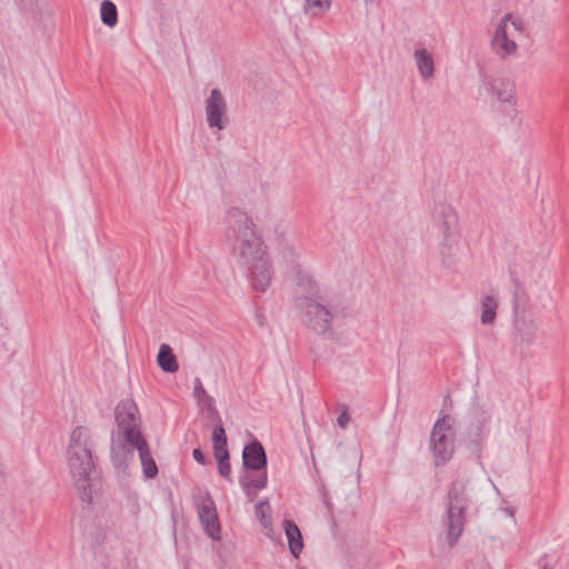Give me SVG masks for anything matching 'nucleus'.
I'll use <instances>...</instances> for the list:
<instances>
[{"mask_svg":"<svg viewBox=\"0 0 569 569\" xmlns=\"http://www.w3.org/2000/svg\"><path fill=\"white\" fill-rule=\"evenodd\" d=\"M68 452V465L79 497L83 503L90 505L92 501L91 481L96 466L86 428L76 427L72 430Z\"/></svg>","mask_w":569,"mask_h":569,"instance_id":"3","label":"nucleus"},{"mask_svg":"<svg viewBox=\"0 0 569 569\" xmlns=\"http://www.w3.org/2000/svg\"><path fill=\"white\" fill-rule=\"evenodd\" d=\"M100 17L103 24L114 27L118 22L117 7L110 0H103L100 6Z\"/></svg>","mask_w":569,"mask_h":569,"instance_id":"24","label":"nucleus"},{"mask_svg":"<svg viewBox=\"0 0 569 569\" xmlns=\"http://www.w3.org/2000/svg\"><path fill=\"white\" fill-rule=\"evenodd\" d=\"M134 446H136V449H137L139 458H140L143 476L147 479L154 478L158 475V467H157V463L151 455V451H150V448H149V445H148L146 438L138 440Z\"/></svg>","mask_w":569,"mask_h":569,"instance_id":"17","label":"nucleus"},{"mask_svg":"<svg viewBox=\"0 0 569 569\" xmlns=\"http://www.w3.org/2000/svg\"><path fill=\"white\" fill-rule=\"evenodd\" d=\"M217 463H218V472H219V475L222 478L231 481V466H230L229 460L219 461Z\"/></svg>","mask_w":569,"mask_h":569,"instance_id":"31","label":"nucleus"},{"mask_svg":"<svg viewBox=\"0 0 569 569\" xmlns=\"http://www.w3.org/2000/svg\"><path fill=\"white\" fill-rule=\"evenodd\" d=\"M213 455H214V459L217 460V462L226 461V460L230 459L228 446L213 447Z\"/></svg>","mask_w":569,"mask_h":569,"instance_id":"29","label":"nucleus"},{"mask_svg":"<svg viewBox=\"0 0 569 569\" xmlns=\"http://www.w3.org/2000/svg\"><path fill=\"white\" fill-rule=\"evenodd\" d=\"M366 6L379 4L380 0H362Z\"/></svg>","mask_w":569,"mask_h":569,"instance_id":"34","label":"nucleus"},{"mask_svg":"<svg viewBox=\"0 0 569 569\" xmlns=\"http://www.w3.org/2000/svg\"><path fill=\"white\" fill-rule=\"evenodd\" d=\"M271 506L268 500H261L254 506V515L266 531V536L272 539L273 526Z\"/></svg>","mask_w":569,"mask_h":569,"instance_id":"19","label":"nucleus"},{"mask_svg":"<svg viewBox=\"0 0 569 569\" xmlns=\"http://www.w3.org/2000/svg\"><path fill=\"white\" fill-rule=\"evenodd\" d=\"M193 397L202 409H206L210 415H218L216 400L208 395L199 378H196L193 382Z\"/></svg>","mask_w":569,"mask_h":569,"instance_id":"20","label":"nucleus"},{"mask_svg":"<svg viewBox=\"0 0 569 569\" xmlns=\"http://www.w3.org/2000/svg\"><path fill=\"white\" fill-rule=\"evenodd\" d=\"M470 505L467 493V483L463 480L453 481L447 492L446 511L441 517L445 528L446 541L453 547L463 532L466 525V511Z\"/></svg>","mask_w":569,"mask_h":569,"instance_id":"5","label":"nucleus"},{"mask_svg":"<svg viewBox=\"0 0 569 569\" xmlns=\"http://www.w3.org/2000/svg\"><path fill=\"white\" fill-rule=\"evenodd\" d=\"M267 462L266 450L259 440L254 439L243 447L242 465L246 472L239 477V485L250 502L268 485Z\"/></svg>","mask_w":569,"mask_h":569,"instance_id":"4","label":"nucleus"},{"mask_svg":"<svg viewBox=\"0 0 569 569\" xmlns=\"http://www.w3.org/2000/svg\"><path fill=\"white\" fill-rule=\"evenodd\" d=\"M413 58L420 76L423 79L432 77L435 72V62L432 56L426 49H416L413 52Z\"/></svg>","mask_w":569,"mask_h":569,"instance_id":"21","label":"nucleus"},{"mask_svg":"<svg viewBox=\"0 0 569 569\" xmlns=\"http://www.w3.org/2000/svg\"><path fill=\"white\" fill-rule=\"evenodd\" d=\"M525 290L519 282H515L512 290V308L513 315L522 313V305L525 302Z\"/></svg>","mask_w":569,"mask_h":569,"instance_id":"26","label":"nucleus"},{"mask_svg":"<svg viewBox=\"0 0 569 569\" xmlns=\"http://www.w3.org/2000/svg\"><path fill=\"white\" fill-rule=\"evenodd\" d=\"M513 326L521 341L531 343L535 340L538 327L533 319L526 318L525 316L520 315H515Z\"/></svg>","mask_w":569,"mask_h":569,"instance_id":"18","label":"nucleus"},{"mask_svg":"<svg viewBox=\"0 0 569 569\" xmlns=\"http://www.w3.org/2000/svg\"><path fill=\"white\" fill-rule=\"evenodd\" d=\"M468 436L471 441L478 442L488 431L491 415L477 399H473L467 412Z\"/></svg>","mask_w":569,"mask_h":569,"instance_id":"13","label":"nucleus"},{"mask_svg":"<svg viewBox=\"0 0 569 569\" xmlns=\"http://www.w3.org/2000/svg\"><path fill=\"white\" fill-rule=\"evenodd\" d=\"M509 20H511V13H507L500 19L491 39V48L501 59L515 54L518 48L516 41L509 38Z\"/></svg>","mask_w":569,"mask_h":569,"instance_id":"14","label":"nucleus"},{"mask_svg":"<svg viewBox=\"0 0 569 569\" xmlns=\"http://www.w3.org/2000/svg\"><path fill=\"white\" fill-rule=\"evenodd\" d=\"M506 512L509 513L510 516H513V511L511 509L506 508Z\"/></svg>","mask_w":569,"mask_h":569,"instance_id":"35","label":"nucleus"},{"mask_svg":"<svg viewBox=\"0 0 569 569\" xmlns=\"http://www.w3.org/2000/svg\"><path fill=\"white\" fill-rule=\"evenodd\" d=\"M435 221L443 233V240L448 241L458 224V217L455 209L450 204H440L436 209Z\"/></svg>","mask_w":569,"mask_h":569,"instance_id":"15","label":"nucleus"},{"mask_svg":"<svg viewBox=\"0 0 569 569\" xmlns=\"http://www.w3.org/2000/svg\"><path fill=\"white\" fill-rule=\"evenodd\" d=\"M329 288L320 284L312 273L307 269L299 268L295 276V284H293V305L295 308L298 307V298L306 297L311 299H319V296H326L328 293L333 292Z\"/></svg>","mask_w":569,"mask_h":569,"instance_id":"10","label":"nucleus"},{"mask_svg":"<svg viewBox=\"0 0 569 569\" xmlns=\"http://www.w3.org/2000/svg\"><path fill=\"white\" fill-rule=\"evenodd\" d=\"M332 0H306L303 10L311 17L320 16L327 12L331 7Z\"/></svg>","mask_w":569,"mask_h":569,"instance_id":"25","label":"nucleus"},{"mask_svg":"<svg viewBox=\"0 0 569 569\" xmlns=\"http://www.w3.org/2000/svg\"><path fill=\"white\" fill-rule=\"evenodd\" d=\"M282 257L290 266H298L299 252L292 244H286L282 249Z\"/></svg>","mask_w":569,"mask_h":569,"instance_id":"28","label":"nucleus"},{"mask_svg":"<svg viewBox=\"0 0 569 569\" xmlns=\"http://www.w3.org/2000/svg\"><path fill=\"white\" fill-rule=\"evenodd\" d=\"M296 309L305 326L315 335L332 338L335 322L347 317L348 302L341 293L333 291L316 300L300 297Z\"/></svg>","mask_w":569,"mask_h":569,"instance_id":"2","label":"nucleus"},{"mask_svg":"<svg viewBox=\"0 0 569 569\" xmlns=\"http://www.w3.org/2000/svg\"><path fill=\"white\" fill-rule=\"evenodd\" d=\"M157 361L159 367L168 373H173L178 370L177 358L172 352L170 346L163 343L159 348Z\"/></svg>","mask_w":569,"mask_h":569,"instance_id":"22","label":"nucleus"},{"mask_svg":"<svg viewBox=\"0 0 569 569\" xmlns=\"http://www.w3.org/2000/svg\"><path fill=\"white\" fill-rule=\"evenodd\" d=\"M498 300L495 296H485L481 300L480 321L482 325H491L497 315Z\"/></svg>","mask_w":569,"mask_h":569,"instance_id":"23","label":"nucleus"},{"mask_svg":"<svg viewBox=\"0 0 569 569\" xmlns=\"http://www.w3.org/2000/svg\"><path fill=\"white\" fill-rule=\"evenodd\" d=\"M282 528L288 540V548L293 558H299L303 549V538L299 527L295 521L286 519L282 521Z\"/></svg>","mask_w":569,"mask_h":569,"instance_id":"16","label":"nucleus"},{"mask_svg":"<svg viewBox=\"0 0 569 569\" xmlns=\"http://www.w3.org/2000/svg\"><path fill=\"white\" fill-rule=\"evenodd\" d=\"M350 421V415L347 410V408L339 415L337 418V423L340 428L346 429L348 423Z\"/></svg>","mask_w":569,"mask_h":569,"instance_id":"32","label":"nucleus"},{"mask_svg":"<svg viewBox=\"0 0 569 569\" xmlns=\"http://www.w3.org/2000/svg\"><path fill=\"white\" fill-rule=\"evenodd\" d=\"M211 440H212V446L213 447L228 446L227 445L226 430H224V427L222 425V421H219V423H217L214 426L213 431H212V436H211Z\"/></svg>","mask_w":569,"mask_h":569,"instance_id":"27","label":"nucleus"},{"mask_svg":"<svg viewBox=\"0 0 569 569\" xmlns=\"http://www.w3.org/2000/svg\"><path fill=\"white\" fill-rule=\"evenodd\" d=\"M453 421L450 416L438 418L431 429L429 449L435 466L446 465L453 456Z\"/></svg>","mask_w":569,"mask_h":569,"instance_id":"6","label":"nucleus"},{"mask_svg":"<svg viewBox=\"0 0 569 569\" xmlns=\"http://www.w3.org/2000/svg\"><path fill=\"white\" fill-rule=\"evenodd\" d=\"M114 417L117 430H113L111 436L124 437L131 445L144 438L140 428L139 410L132 400L120 401L116 407Z\"/></svg>","mask_w":569,"mask_h":569,"instance_id":"7","label":"nucleus"},{"mask_svg":"<svg viewBox=\"0 0 569 569\" xmlns=\"http://www.w3.org/2000/svg\"><path fill=\"white\" fill-rule=\"evenodd\" d=\"M511 26L513 28L515 31L523 34L526 32V29H527V24L526 22L519 18V17H513L511 14V20H509L508 22V26Z\"/></svg>","mask_w":569,"mask_h":569,"instance_id":"30","label":"nucleus"},{"mask_svg":"<svg viewBox=\"0 0 569 569\" xmlns=\"http://www.w3.org/2000/svg\"><path fill=\"white\" fill-rule=\"evenodd\" d=\"M226 236L234 241L238 264L256 291L264 292L271 284L273 270L262 238L247 212L232 207L226 212Z\"/></svg>","mask_w":569,"mask_h":569,"instance_id":"1","label":"nucleus"},{"mask_svg":"<svg viewBox=\"0 0 569 569\" xmlns=\"http://www.w3.org/2000/svg\"><path fill=\"white\" fill-rule=\"evenodd\" d=\"M192 457L199 465L204 466L208 463V458L200 448L193 449Z\"/></svg>","mask_w":569,"mask_h":569,"instance_id":"33","label":"nucleus"},{"mask_svg":"<svg viewBox=\"0 0 569 569\" xmlns=\"http://www.w3.org/2000/svg\"><path fill=\"white\" fill-rule=\"evenodd\" d=\"M136 446L120 436H110V461L119 476L130 473L136 465Z\"/></svg>","mask_w":569,"mask_h":569,"instance_id":"9","label":"nucleus"},{"mask_svg":"<svg viewBox=\"0 0 569 569\" xmlns=\"http://www.w3.org/2000/svg\"><path fill=\"white\" fill-rule=\"evenodd\" d=\"M206 120L211 129L223 130L227 124V101L222 92L214 88L204 101Z\"/></svg>","mask_w":569,"mask_h":569,"instance_id":"11","label":"nucleus"},{"mask_svg":"<svg viewBox=\"0 0 569 569\" xmlns=\"http://www.w3.org/2000/svg\"><path fill=\"white\" fill-rule=\"evenodd\" d=\"M197 512L204 532L213 540L220 539L221 528L216 503L208 491L197 501Z\"/></svg>","mask_w":569,"mask_h":569,"instance_id":"12","label":"nucleus"},{"mask_svg":"<svg viewBox=\"0 0 569 569\" xmlns=\"http://www.w3.org/2000/svg\"><path fill=\"white\" fill-rule=\"evenodd\" d=\"M479 77L487 94L501 103L515 107V83L509 77L486 69H480Z\"/></svg>","mask_w":569,"mask_h":569,"instance_id":"8","label":"nucleus"}]
</instances>
